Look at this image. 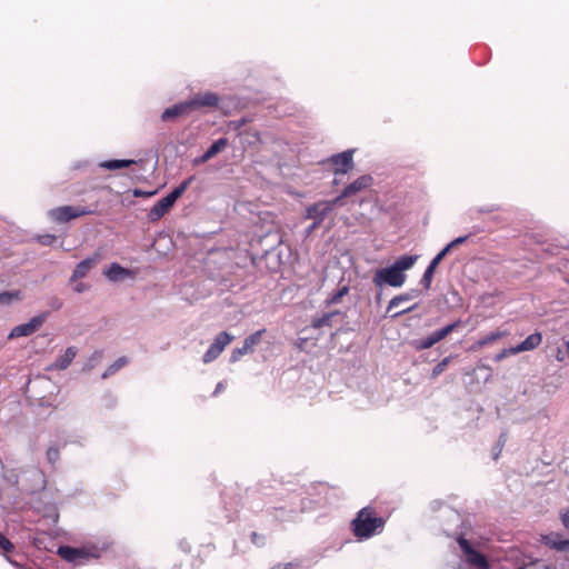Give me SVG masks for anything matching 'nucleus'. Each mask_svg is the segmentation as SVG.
<instances>
[{
    "label": "nucleus",
    "instance_id": "obj_34",
    "mask_svg": "<svg viewBox=\"0 0 569 569\" xmlns=\"http://www.w3.org/2000/svg\"><path fill=\"white\" fill-rule=\"evenodd\" d=\"M46 456H47V460L51 465H54L59 460V457H60L59 450L56 447H49L47 452H46Z\"/></svg>",
    "mask_w": 569,
    "mask_h": 569
},
{
    "label": "nucleus",
    "instance_id": "obj_17",
    "mask_svg": "<svg viewBox=\"0 0 569 569\" xmlns=\"http://www.w3.org/2000/svg\"><path fill=\"white\" fill-rule=\"evenodd\" d=\"M78 355V349L73 346L68 347L64 353L56 359V361L50 366L51 370H64L67 369L73 359Z\"/></svg>",
    "mask_w": 569,
    "mask_h": 569
},
{
    "label": "nucleus",
    "instance_id": "obj_35",
    "mask_svg": "<svg viewBox=\"0 0 569 569\" xmlns=\"http://www.w3.org/2000/svg\"><path fill=\"white\" fill-rule=\"evenodd\" d=\"M0 549L4 552H11L14 550V545L2 533H0Z\"/></svg>",
    "mask_w": 569,
    "mask_h": 569
},
{
    "label": "nucleus",
    "instance_id": "obj_30",
    "mask_svg": "<svg viewBox=\"0 0 569 569\" xmlns=\"http://www.w3.org/2000/svg\"><path fill=\"white\" fill-rule=\"evenodd\" d=\"M435 268H431L430 266L427 267V269L425 270L423 274H422V278H421V286L425 288V289H429L430 286H431V282H432V278H433V273H435Z\"/></svg>",
    "mask_w": 569,
    "mask_h": 569
},
{
    "label": "nucleus",
    "instance_id": "obj_21",
    "mask_svg": "<svg viewBox=\"0 0 569 569\" xmlns=\"http://www.w3.org/2000/svg\"><path fill=\"white\" fill-rule=\"evenodd\" d=\"M418 256L415 254V256H409V254H405V256H401L400 258H398L393 263L392 266L400 272V273H405V271L411 269L413 267V264L416 263V261L418 260Z\"/></svg>",
    "mask_w": 569,
    "mask_h": 569
},
{
    "label": "nucleus",
    "instance_id": "obj_28",
    "mask_svg": "<svg viewBox=\"0 0 569 569\" xmlns=\"http://www.w3.org/2000/svg\"><path fill=\"white\" fill-rule=\"evenodd\" d=\"M221 352L222 351H220L218 346H213L211 343L210 347L208 348V350L206 351V353L203 355V359L202 360H203L204 363H209V362L216 360Z\"/></svg>",
    "mask_w": 569,
    "mask_h": 569
},
{
    "label": "nucleus",
    "instance_id": "obj_42",
    "mask_svg": "<svg viewBox=\"0 0 569 569\" xmlns=\"http://www.w3.org/2000/svg\"><path fill=\"white\" fill-rule=\"evenodd\" d=\"M441 260H442V258H441L439 254H437V256L431 260V262L429 263V266H430L431 268H435V269H436V268L438 267V264L441 262Z\"/></svg>",
    "mask_w": 569,
    "mask_h": 569
},
{
    "label": "nucleus",
    "instance_id": "obj_41",
    "mask_svg": "<svg viewBox=\"0 0 569 569\" xmlns=\"http://www.w3.org/2000/svg\"><path fill=\"white\" fill-rule=\"evenodd\" d=\"M88 284L83 283V282H79L74 286V291L78 292V293H81V292H84L86 290H88Z\"/></svg>",
    "mask_w": 569,
    "mask_h": 569
},
{
    "label": "nucleus",
    "instance_id": "obj_23",
    "mask_svg": "<svg viewBox=\"0 0 569 569\" xmlns=\"http://www.w3.org/2000/svg\"><path fill=\"white\" fill-rule=\"evenodd\" d=\"M134 163V160H107L100 162L99 167L108 170L128 168Z\"/></svg>",
    "mask_w": 569,
    "mask_h": 569
},
{
    "label": "nucleus",
    "instance_id": "obj_7",
    "mask_svg": "<svg viewBox=\"0 0 569 569\" xmlns=\"http://www.w3.org/2000/svg\"><path fill=\"white\" fill-rule=\"evenodd\" d=\"M457 541L469 565L477 569H489L490 566L487 558L477 551L463 536H460Z\"/></svg>",
    "mask_w": 569,
    "mask_h": 569
},
{
    "label": "nucleus",
    "instance_id": "obj_48",
    "mask_svg": "<svg viewBox=\"0 0 569 569\" xmlns=\"http://www.w3.org/2000/svg\"><path fill=\"white\" fill-rule=\"evenodd\" d=\"M501 450L502 449L498 448V446L495 448L493 453H492V457H493L495 460H497L499 458V456L501 453Z\"/></svg>",
    "mask_w": 569,
    "mask_h": 569
},
{
    "label": "nucleus",
    "instance_id": "obj_14",
    "mask_svg": "<svg viewBox=\"0 0 569 569\" xmlns=\"http://www.w3.org/2000/svg\"><path fill=\"white\" fill-rule=\"evenodd\" d=\"M98 260H99V254H94L92 257H89V258L80 261L76 266V268L72 272V276L70 278V281L74 282L78 279L84 278L89 273V271L92 269V267L98 262Z\"/></svg>",
    "mask_w": 569,
    "mask_h": 569
},
{
    "label": "nucleus",
    "instance_id": "obj_46",
    "mask_svg": "<svg viewBox=\"0 0 569 569\" xmlns=\"http://www.w3.org/2000/svg\"><path fill=\"white\" fill-rule=\"evenodd\" d=\"M556 359L559 361V362H563L566 357H565V353L558 349L557 353H556Z\"/></svg>",
    "mask_w": 569,
    "mask_h": 569
},
{
    "label": "nucleus",
    "instance_id": "obj_2",
    "mask_svg": "<svg viewBox=\"0 0 569 569\" xmlns=\"http://www.w3.org/2000/svg\"><path fill=\"white\" fill-rule=\"evenodd\" d=\"M193 177H189L183 180L179 186H177L166 197L161 198L148 212V219L150 221H158L161 219L174 204L178 198H180L183 192L188 189L190 183L192 182Z\"/></svg>",
    "mask_w": 569,
    "mask_h": 569
},
{
    "label": "nucleus",
    "instance_id": "obj_32",
    "mask_svg": "<svg viewBox=\"0 0 569 569\" xmlns=\"http://www.w3.org/2000/svg\"><path fill=\"white\" fill-rule=\"evenodd\" d=\"M451 360V356L443 358L433 369L431 372L432 378L438 377L440 373H442L447 366L449 365Z\"/></svg>",
    "mask_w": 569,
    "mask_h": 569
},
{
    "label": "nucleus",
    "instance_id": "obj_51",
    "mask_svg": "<svg viewBox=\"0 0 569 569\" xmlns=\"http://www.w3.org/2000/svg\"><path fill=\"white\" fill-rule=\"evenodd\" d=\"M251 538H252V541H253L254 543H258V542H257V541H258V535H257L256 532H252V533H251Z\"/></svg>",
    "mask_w": 569,
    "mask_h": 569
},
{
    "label": "nucleus",
    "instance_id": "obj_37",
    "mask_svg": "<svg viewBox=\"0 0 569 569\" xmlns=\"http://www.w3.org/2000/svg\"><path fill=\"white\" fill-rule=\"evenodd\" d=\"M346 197H342V192L336 197L335 199L332 200H323L325 202H327V204H329V210L332 211L335 209V207L341 204V200L345 199Z\"/></svg>",
    "mask_w": 569,
    "mask_h": 569
},
{
    "label": "nucleus",
    "instance_id": "obj_45",
    "mask_svg": "<svg viewBox=\"0 0 569 569\" xmlns=\"http://www.w3.org/2000/svg\"><path fill=\"white\" fill-rule=\"evenodd\" d=\"M450 250L451 246L447 244L438 254L443 259Z\"/></svg>",
    "mask_w": 569,
    "mask_h": 569
},
{
    "label": "nucleus",
    "instance_id": "obj_33",
    "mask_svg": "<svg viewBox=\"0 0 569 569\" xmlns=\"http://www.w3.org/2000/svg\"><path fill=\"white\" fill-rule=\"evenodd\" d=\"M517 353H518V351H517V349H516V347H515V346H513V347H509V348H505V349H502L500 352H498V353L495 356L493 360H495L496 362H500V361H501V360H503L505 358H507V357H509V356L517 355Z\"/></svg>",
    "mask_w": 569,
    "mask_h": 569
},
{
    "label": "nucleus",
    "instance_id": "obj_11",
    "mask_svg": "<svg viewBox=\"0 0 569 569\" xmlns=\"http://www.w3.org/2000/svg\"><path fill=\"white\" fill-rule=\"evenodd\" d=\"M330 212L329 204L322 200L307 207L305 218L322 222Z\"/></svg>",
    "mask_w": 569,
    "mask_h": 569
},
{
    "label": "nucleus",
    "instance_id": "obj_40",
    "mask_svg": "<svg viewBox=\"0 0 569 569\" xmlns=\"http://www.w3.org/2000/svg\"><path fill=\"white\" fill-rule=\"evenodd\" d=\"M560 519L566 529H569V510L560 513Z\"/></svg>",
    "mask_w": 569,
    "mask_h": 569
},
{
    "label": "nucleus",
    "instance_id": "obj_49",
    "mask_svg": "<svg viewBox=\"0 0 569 569\" xmlns=\"http://www.w3.org/2000/svg\"><path fill=\"white\" fill-rule=\"evenodd\" d=\"M412 309H413V307H411V308H407V309L401 310V311H399V312H396V313L393 315V317L396 318V317H399V316L405 315V313H407V312H410Z\"/></svg>",
    "mask_w": 569,
    "mask_h": 569
},
{
    "label": "nucleus",
    "instance_id": "obj_10",
    "mask_svg": "<svg viewBox=\"0 0 569 569\" xmlns=\"http://www.w3.org/2000/svg\"><path fill=\"white\" fill-rule=\"evenodd\" d=\"M106 278L111 282H118L126 278H133V271L130 269L123 268L117 262H112L108 269L103 271Z\"/></svg>",
    "mask_w": 569,
    "mask_h": 569
},
{
    "label": "nucleus",
    "instance_id": "obj_8",
    "mask_svg": "<svg viewBox=\"0 0 569 569\" xmlns=\"http://www.w3.org/2000/svg\"><path fill=\"white\" fill-rule=\"evenodd\" d=\"M353 149H348L329 158L330 163L335 166L336 176L346 174L353 168Z\"/></svg>",
    "mask_w": 569,
    "mask_h": 569
},
{
    "label": "nucleus",
    "instance_id": "obj_3",
    "mask_svg": "<svg viewBox=\"0 0 569 569\" xmlns=\"http://www.w3.org/2000/svg\"><path fill=\"white\" fill-rule=\"evenodd\" d=\"M461 323H462L461 320L458 319V320H456V321H453L451 323H448L447 326L440 328L439 330H436V331L431 332L426 338L415 339L411 342V346L417 351L429 349L432 346H435L437 342H439L442 339H445L449 333L455 331L458 327H460Z\"/></svg>",
    "mask_w": 569,
    "mask_h": 569
},
{
    "label": "nucleus",
    "instance_id": "obj_36",
    "mask_svg": "<svg viewBox=\"0 0 569 569\" xmlns=\"http://www.w3.org/2000/svg\"><path fill=\"white\" fill-rule=\"evenodd\" d=\"M54 240H56V236H53V234H42V236L38 237V241L44 246L52 244L54 242Z\"/></svg>",
    "mask_w": 569,
    "mask_h": 569
},
{
    "label": "nucleus",
    "instance_id": "obj_15",
    "mask_svg": "<svg viewBox=\"0 0 569 569\" xmlns=\"http://www.w3.org/2000/svg\"><path fill=\"white\" fill-rule=\"evenodd\" d=\"M228 144L227 138L216 140L199 158L194 159V164H201L209 161L216 154L221 152Z\"/></svg>",
    "mask_w": 569,
    "mask_h": 569
},
{
    "label": "nucleus",
    "instance_id": "obj_52",
    "mask_svg": "<svg viewBox=\"0 0 569 569\" xmlns=\"http://www.w3.org/2000/svg\"><path fill=\"white\" fill-rule=\"evenodd\" d=\"M565 347H566L567 355L569 357V340L565 341Z\"/></svg>",
    "mask_w": 569,
    "mask_h": 569
},
{
    "label": "nucleus",
    "instance_id": "obj_6",
    "mask_svg": "<svg viewBox=\"0 0 569 569\" xmlns=\"http://www.w3.org/2000/svg\"><path fill=\"white\" fill-rule=\"evenodd\" d=\"M93 211L81 206H62L49 211V216L57 222H68L71 219L91 214Z\"/></svg>",
    "mask_w": 569,
    "mask_h": 569
},
{
    "label": "nucleus",
    "instance_id": "obj_5",
    "mask_svg": "<svg viewBox=\"0 0 569 569\" xmlns=\"http://www.w3.org/2000/svg\"><path fill=\"white\" fill-rule=\"evenodd\" d=\"M48 315V312L39 313L30 318L26 323L13 327L8 335V340L32 336L46 322Z\"/></svg>",
    "mask_w": 569,
    "mask_h": 569
},
{
    "label": "nucleus",
    "instance_id": "obj_26",
    "mask_svg": "<svg viewBox=\"0 0 569 569\" xmlns=\"http://www.w3.org/2000/svg\"><path fill=\"white\" fill-rule=\"evenodd\" d=\"M21 299L20 291H3L0 292V305L9 306L13 301H19Z\"/></svg>",
    "mask_w": 569,
    "mask_h": 569
},
{
    "label": "nucleus",
    "instance_id": "obj_16",
    "mask_svg": "<svg viewBox=\"0 0 569 569\" xmlns=\"http://www.w3.org/2000/svg\"><path fill=\"white\" fill-rule=\"evenodd\" d=\"M58 555L68 562L81 563L87 557V553L82 549H77L68 546H61L58 549Z\"/></svg>",
    "mask_w": 569,
    "mask_h": 569
},
{
    "label": "nucleus",
    "instance_id": "obj_13",
    "mask_svg": "<svg viewBox=\"0 0 569 569\" xmlns=\"http://www.w3.org/2000/svg\"><path fill=\"white\" fill-rule=\"evenodd\" d=\"M372 181H373V179L369 174H363V176L357 178L353 182L348 184L342 190V197H351V196L369 188L372 184Z\"/></svg>",
    "mask_w": 569,
    "mask_h": 569
},
{
    "label": "nucleus",
    "instance_id": "obj_12",
    "mask_svg": "<svg viewBox=\"0 0 569 569\" xmlns=\"http://www.w3.org/2000/svg\"><path fill=\"white\" fill-rule=\"evenodd\" d=\"M541 542L553 550L569 552V539H562L559 533L543 535L541 536Z\"/></svg>",
    "mask_w": 569,
    "mask_h": 569
},
{
    "label": "nucleus",
    "instance_id": "obj_1",
    "mask_svg": "<svg viewBox=\"0 0 569 569\" xmlns=\"http://www.w3.org/2000/svg\"><path fill=\"white\" fill-rule=\"evenodd\" d=\"M385 520L371 507L360 509L351 521V530L358 541L370 539L382 531Z\"/></svg>",
    "mask_w": 569,
    "mask_h": 569
},
{
    "label": "nucleus",
    "instance_id": "obj_9",
    "mask_svg": "<svg viewBox=\"0 0 569 569\" xmlns=\"http://www.w3.org/2000/svg\"><path fill=\"white\" fill-rule=\"evenodd\" d=\"M266 332L264 329L258 330L248 336L241 348L234 349L230 355V362L234 363L241 359L244 355L252 352L253 348L261 341L262 335Z\"/></svg>",
    "mask_w": 569,
    "mask_h": 569
},
{
    "label": "nucleus",
    "instance_id": "obj_19",
    "mask_svg": "<svg viewBox=\"0 0 569 569\" xmlns=\"http://www.w3.org/2000/svg\"><path fill=\"white\" fill-rule=\"evenodd\" d=\"M218 102L219 97L213 92H206L189 100V103H191V109L201 107H216L218 106Z\"/></svg>",
    "mask_w": 569,
    "mask_h": 569
},
{
    "label": "nucleus",
    "instance_id": "obj_27",
    "mask_svg": "<svg viewBox=\"0 0 569 569\" xmlns=\"http://www.w3.org/2000/svg\"><path fill=\"white\" fill-rule=\"evenodd\" d=\"M233 336L228 333L227 331L220 332L212 342L213 346H218L220 351H223V349L232 341Z\"/></svg>",
    "mask_w": 569,
    "mask_h": 569
},
{
    "label": "nucleus",
    "instance_id": "obj_44",
    "mask_svg": "<svg viewBox=\"0 0 569 569\" xmlns=\"http://www.w3.org/2000/svg\"><path fill=\"white\" fill-rule=\"evenodd\" d=\"M321 222H317L313 220L312 224H310L306 231L307 234H310L315 229H317Z\"/></svg>",
    "mask_w": 569,
    "mask_h": 569
},
{
    "label": "nucleus",
    "instance_id": "obj_24",
    "mask_svg": "<svg viewBox=\"0 0 569 569\" xmlns=\"http://www.w3.org/2000/svg\"><path fill=\"white\" fill-rule=\"evenodd\" d=\"M338 312H327L321 317L315 318L311 322L312 328L320 329L322 327H331V320L335 315Z\"/></svg>",
    "mask_w": 569,
    "mask_h": 569
},
{
    "label": "nucleus",
    "instance_id": "obj_38",
    "mask_svg": "<svg viewBox=\"0 0 569 569\" xmlns=\"http://www.w3.org/2000/svg\"><path fill=\"white\" fill-rule=\"evenodd\" d=\"M102 358V351H94L91 358L89 359V368H92L94 363L99 362Z\"/></svg>",
    "mask_w": 569,
    "mask_h": 569
},
{
    "label": "nucleus",
    "instance_id": "obj_22",
    "mask_svg": "<svg viewBox=\"0 0 569 569\" xmlns=\"http://www.w3.org/2000/svg\"><path fill=\"white\" fill-rule=\"evenodd\" d=\"M508 331H501V330H496V331H492L490 332L489 335L482 337L481 339H479L476 343V347L478 348H482L485 346H488V345H491L495 341L508 336Z\"/></svg>",
    "mask_w": 569,
    "mask_h": 569
},
{
    "label": "nucleus",
    "instance_id": "obj_18",
    "mask_svg": "<svg viewBox=\"0 0 569 569\" xmlns=\"http://www.w3.org/2000/svg\"><path fill=\"white\" fill-rule=\"evenodd\" d=\"M190 110H191V103H189V101L180 102L170 108H167L162 112L161 119L163 121H170L180 116L188 113Z\"/></svg>",
    "mask_w": 569,
    "mask_h": 569
},
{
    "label": "nucleus",
    "instance_id": "obj_31",
    "mask_svg": "<svg viewBox=\"0 0 569 569\" xmlns=\"http://www.w3.org/2000/svg\"><path fill=\"white\" fill-rule=\"evenodd\" d=\"M410 295L408 293H403V295H399V296H396L393 297L390 301H389V305H388V311L397 308L398 306H400V303L405 302V301H408L410 300Z\"/></svg>",
    "mask_w": 569,
    "mask_h": 569
},
{
    "label": "nucleus",
    "instance_id": "obj_4",
    "mask_svg": "<svg viewBox=\"0 0 569 569\" xmlns=\"http://www.w3.org/2000/svg\"><path fill=\"white\" fill-rule=\"evenodd\" d=\"M406 274L400 273L392 264L386 268L378 269L372 278L375 286L382 287L388 284L390 287L399 288L406 282Z\"/></svg>",
    "mask_w": 569,
    "mask_h": 569
},
{
    "label": "nucleus",
    "instance_id": "obj_20",
    "mask_svg": "<svg viewBox=\"0 0 569 569\" xmlns=\"http://www.w3.org/2000/svg\"><path fill=\"white\" fill-rule=\"evenodd\" d=\"M542 342V335L539 331H536L531 335H529L523 341H521L519 345L515 346L518 353L525 352V351H531L535 350L540 346Z\"/></svg>",
    "mask_w": 569,
    "mask_h": 569
},
{
    "label": "nucleus",
    "instance_id": "obj_43",
    "mask_svg": "<svg viewBox=\"0 0 569 569\" xmlns=\"http://www.w3.org/2000/svg\"><path fill=\"white\" fill-rule=\"evenodd\" d=\"M506 441H507V435L503 432V433H501L499 436V440H498V443H497L498 448L502 449L505 443H506Z\"/></svg>",
    "mask_w": 569,
    "mask_h": 569
},
{
    "label": "nucleus",
    "instance_id": "obj_29",
    "mask_svg": "<svg viewBox=\"0 0 569 569\" xmlns=\"http://www.w3.org/2000/svg\"><path fill=\"white\" fill-rule=\"evenodd\" d=\"M348 291L349 288L347 286L341 287L327 299V305L338 303L341 300V298L348 293Z\"/></svg>",
    "mask_w": 569,
    "mask_h": 569
},
{
    "label": "nucleus",
    "instance_id": "obj_39",
    "mask_svg": "<svg viewBox=\"0 0 569 569\" xmlns=\"http://www.w3.org/2000/svg\"><path fill=\"white\" fill-rule=\"evenodd\" d=\"M469 236H461V237H458L456 239H453L451 242H449L448 244L451 246V249L455 248L456 246H459V244H462L465 243L467 240H468Z\"/></svg>",
    "mask_w": 569,
    "mask_h": 569
},
{
    "label": "nucleus",
    "instance_id": "obj_50",
    "mask_svg": "<svg viewBox=\"0 0 569 569\" xmlns=\"http://www.w3.org/2000/svg\"><path fill=\"white\" fill-rule=\"evenodd\" d=\"M223 388H224V387H223V383H222V382H219V383L217 385V387H216V390H214L213 395L219 393Z\"/></svg>",
    "mask_w": 569,
    "mask_h": 569
},
{
    "label": "nucleus",
    "instance_id": "obj_47",
    "mask_svg": "<svg viewBox=\"0 0 569 569\" xmlns=\"http://www.w3.org/2000/svg\"><path fill=\"white\" fill-rule=\"evenodd\" d=\"M61 306H62V303H61V301L59 299H54V301H52V303H51V307L53 309H60Z\"/></svg>",
    "mask_w": 569,
    "mask_h": 569
},
{
    "label": "nucleus",
    "instance_id": "obj_25",
    "mask_svg": "<svg viewBox=\"0 0 569 569\" xmlns=\"http://www.w3.org/2000/svg\"><path fill=\"white\" fill-rule=\"evenodd\" d=\"M128 363V359L126 357L118 358L112 365H110L107 370L102 373L101 378L107 379L111 375L116 373L119 369Z\"/></svg>",
    "mask_w": 569,
    "mask_h": 569
}]
</instances>
